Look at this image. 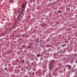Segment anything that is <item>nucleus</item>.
<instances>
[{
	"label": "nucleus",
	"instance_id": "obj_1",
	"mask_svg": "<svg viewBox=\"0 0 77 77\" xmlns=\"http://www.w3.org/2000/svg\"><path fill=\"white\" fill-rule=\"evenodd\" d=\"M66 67L68 68V69H71V65H66Z\"/></svg>",
	"mask_w": 77,
	"mask_h": 77
},
{
	"label": "nucleus",
	"instance_id": "obj_2",
	"mask_svg": "<svg viewBox=\"0 0 77 77\" xmlns=\"http://www.w3.org/2000/svg\"><path fill=\"white\" fill-rule=\"evenodd\" d=\"M53 66H54V64H53L50 63L49 67V69H50V68H53Z\"/></svg>",
	"mask_w": 77,
	"mask_h": 77
},
{
	"label": "nucleus",
	"instance_id": "obj_3",
	"mask_svg": "<svg viewBox=\"0 0 77 77\" xmlns=\"http://www.w3.org/2000/svg\"><path fill=\"white\" fill-rule=\"evenodd\" d=\"M23 10H22L21 11V12L19 14V16H21V15L22 14V13H23Z\"/></svg>",
	"mask_w": 77,
	"mask_h": 77
},
{
	"label": "nucleus",
	"instance_id": "obj_4",
	"mask_svg": "<svg viewBox=\"0 0 77 77\" xmlns=\"http://www.w3.org/2000/svg\"><path fill=\"white\" fill-rule=\"evenodd\" d=\"M54 63H55V61L54 60H53V61H51V63H52V64H54Z\"/></svg>",
	"mask_w": 77,
	"mask_h": 77
},
{
	"label": "nucleus",
	"instance_id": "obj_5",
	"mask_svg": "<svg viewBox=\"0 0 77 77\" xmlns=\"http://www.w3.org/2000/svg\"><path fill=\"white\" fill-rule=\"evenodd\" d=\"M66 46V44H64L61 45V47H65Z\"/></svg>",
	"mask_w": 77,
	"mask_h": 77
},
{
	"label": "nucleus",
	"instance_id": "obj_6",
	"mask_svg": "<svg viewBox=\"0 0 77 77\" xmlns=\"http://www.w3.org/2000/svg\"><path fill=\"white\" fill-rule=\"evenodd\" d=\"M30 48H31V46H30V45H29L27 48V49H29Z\"/></svg>",
	"mask_w": 77,
	"mask_h": 77
},
{
	"label": "nucleus",
	"instance_id": "obj_7",
	"mask_svg": "<svg viewBox=\"0 0 77 77\" xmlns=\"http://www.w3.org/2000/svg\"><path fill=\"white\" fill-rule=\"evenodd\" d=\"M58 13H62V12L61 11H60V10H58Z\"/></svg>",
	"mask_w": 77,
	"mask_h": 77
},
{
	"label": "nucleus",
	"instance_id": "obj_8",
	"mask_svg": "<svg viewBox=\"0 0 77 77\" xmlns=\"http://www.w3.org/2000/svg\"><path fill=\"white\" fill-rule=\"evenodd\" d=\"M22 62L23 63H24V60H22Z\"/></svg>",
	"mask_w": 77,
	"mask_h": 77
},
{
	"label": "nucleus",
	"instance_id": "obj_9",
	"mask_svg": "<svg viewBox=\"0 0 77 77\" xmlns=\"http://www.w3.org/2000/svg\"><path fill=\"white\" fill-rule=\"evenodd\" d=\"M14 2V0H12L10 1V2L11 3H13V2Z\"/></svg>",
	"mask_w": 77,
	"mask_h": 77
},
{
	"label": "nucleus",
	"instance_id": "obj_10",
	"mask_svg": "<svg viewBox=\"0 0 77 77\" xmlns=\"http://www.w3.org/2000/svg\"><path fill=\"white\" fill-rule=\"evenodd\" d=\"M37 57H39L40 56V55L39 54H37Z\"/></svg>",
	"mask_w": 77,
	"mask_h": 77
},
{
	"label": "nucleus",
	"instance_id": "obj_11",
	"mask_svg": "<svg viewBox=\"0 0 77 77\" xmlns=\"http://www.w3.org/2000/svg\"><path fill=\"white\" fill-rule=\"evenodd\" d=\"M5 70H6V71L8 70V68H5Z\"/></svg>",
	"mask_w": 77,
	"mask_h": 77
},
{
	"label": "nucleus",
	"instance_id": "obj_12",
	"mask_svg": "<svg viewBox=\"0 0 77 77\" xmlns=\"http://www.w3.org/2000/svg\"><path fill=\"white\" fill-rule=\"evenodd\" d=\"M29 75H31V72H29Z\"/></svg>",
	"mask_w": 77,
	"mask_h": 77
},
{
	"label": "nucleus",
	"instance_id": "obj_13",
	"mask_svg": "<svg viewBox=\"0 0 77 77\" xmlns=\"http://www.w3.org/2000/svg\"><path fill=\"white\" fill-rule=\"evenodd\" d=\"M54 72H55V74H57V72H56V71H54Z\"/></svg>",
	"mask_w": 77,
	"mask_h": 77
},
{
	"label": "nucleus",
	"instance_id": "obj_14",
	"mask_svg": "<svg viewBox=\"0 0 77 77\" xmlns=\"http://www.w3.org/2000/svg\"><path fill=\"white\" fill-rule=\"evenodd\" d=\"M20 16L19 15V16L18 17V18H20Z\"/></svg>",
	"mask_w": 77,
	"mask_h": 77
},
{
	"label": "nucleus",
	"instance_id": "obj_15",
	"mask_svg": "<svg viewBox=\"0 0 77 77\" xmlns=\"http://www.w3.org/2000/svg\"><path fill=\"white\" fill-rule=\"evenodd\" d=\"M24 5L22 7V8H24Z\"/></svg>",
	"mask_w": 77,
	"mask_h": 77
},
{
	"label": "nucleus",
	"instance_id": "obj_16",
	"mask_svg": "<svg viewBox=\"0 0 77 77\" xmlns=\"http://www.w3.org/2000/svg\"><path fill=\"white\" fill-rule=\"evenodd\" d=\"M75 63H77V61H76L75 62Z\"/></svg>",
	"mask_w": 77,
	"mask_h": 77
},
{
	"label": "nucleus",
	"instance_id": "obj_17",
	"mask_svg": "<svg viewBox=\"0 0 77 77\" xmlns=\"http://www.w3.org/2000/svg\"><path fill=\"white\" fill-rule=\"evenodd\" d=\"M74 77H77V76L75 75L74 76Z\"/></svg>",
	"mask_w": 77,
	"mask_h": 77
},
{
	"label": "nucleus",
	"instance_id": "obj_18",
	"mask_svg": "<svg viewBox=\"0 0 77 77\" xmlns=\"http://www.w3.org/2000/svg\"><path fill=\"white\" fill-rule=\"evenodd\" d=\"M20 50H22V49L21 48H20Z\"/></svg>",
	"mask_w": 77,
	"mask_h": 77
},
{
	"label": "nucleus",
	"instance_id": "obj_19",
	"mask_svg": "<svg viewBox=\"0 0 77 77\" xmlns=\"http://www.w3.org/2000/svg\"><path fill=\"white\" fill-rule=\"evenodd\" d=\"M14 43H15V42H16L15 41H14Z\"/></svg>",
	"mask_w": 77,
	"mask_h": 77
},
{
	"label": "nucleus",
	"instance_id": "obj_20",
	"mask_svg": "<svg viewBox=\"0 0 77 77\" xmlns=\"http://www.w3.org/2000/svg\"><path fill=\"white\" fill-rule=\"evenodd\" d=\"M23 5H24V4H23Z\"/></svg>",
	"mask_w": 77,
	"mask_h": 77
},
{
	"label": "nucleus",
	"instance_id": "obj_21",
	"mask_svg": "<svg viewBox=\"0 0 77 77\" xmlns=\"http://www.w3.org/2000/svg\"><path fill=\"white\" fill-rule=\"evenodd\" d=\"M32 64H33V63H32Z\"/></svg>",
	"mask_w": 77,
	"mask_h": 77
}]
</instances>
